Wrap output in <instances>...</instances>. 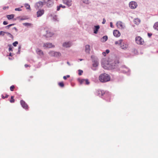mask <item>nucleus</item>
I'll list each match as a JSON object with an SVG mask.
<instances>
[{
  "label": "nucleus",
  "mask_w": 158,
  "mask_h": 158,
  "mask_svg": "<svg viewBox=\"0 0 158 158\" xmlns=\"http://www.w3.org/2000/svg\"><path fill=\"white\" fill-rule=\"evenodd\" d=\"M99 80L101 82H106L110 80V77L108 74L106 73H103L99 76Z\"/></svg>",
  "instance_id": "nucleus-1"
},
{
  "label": "nucleus",
  "mask_w": 158,
  "mask_h": 158,
  "mask_svg": "<svg viewBox=\"0 0 158 158\" xmlns=\"http://www.w3.org/2000/svg\"><path fill=\"white\" fill-rule=\"evenodd\" d=\"M135 41L136 43L139 44H143L144 42L143 39L139 36H137L135 38Z\"/></svg>",
  "instance_id": "nucleus-2"
},
{
  "label": "nucleus",
  "mask_w": 158,
  "mask_h": 158,
  "mask_svg": "<svg viewBox=\"0 0 158 158\" xmlns=\"http://www.w3.org/2000/svg\"><path fill=\"white\" fill-rule=\"evenodd\" d=\"M78 80L81 84H86V85H89V82L87 79H78Z\"/></svg>",
  "instance_id": "nucleus-3"
},
{
  "label": "nucleus",
  "mask_w": 158,
  "mask_h": 158,
  "mask_svg": "<svg viewBox=\"0 0 158 158\" xmlns=\"http://www.w3.org/2000/svg\"><path fill=\"white\" fill-rule=\"evenodd\" d=\"M129 6L131 9H134L137 7V5L135 2L131 1L130 2Z\"/></svg>",
  "instance_id": "nucleus-4"
},
{
  "label": "nucleus",
  "mask_w": 158,
  "mask_h": 158,
  "mask_svg": "<svg viewBox=\"0 0 158 158\" xmlns=\"http://www.w3.org/2000/svg\"><path fill=\"white\" fill-rule=\"evenodd\" d=\"M64 4L66 5L68 7L71 6L72 2V0H62Z\"/></svg>",
  "instance_id": "nucleus-5"
},
{
  "label": "nucleus",
  "mask_w": 158,
  "mask_h": 158,
  "mask_svg": "<svg viewBox=\"0 0 158 158\" xmlns=\"http://www.w3.org/2000/svg\"><path fill=\"white\" fill-rule=\"evenodd\" d=\"M116 25L118 28L121 29L124 28L125 27L123 23L120 21H118L116 23Z\"/></svg>",
  "instance_id": "nucleus-6"
},
{
  "label": "nucleus",
  "mask_w": 158,
  "mask_h": 158,
  "mask_svg": "<svg viewBox=\"0 0 158 158\" xmlns=\"http://www.w3.org/2000/svg\"><path fill=\"white\" fill-rule=\"evenodd\" d=\"M54 47L55 46L51 43H46L43 44V47L44 48H51Z\"/></svg>",
  "instance_id": "nucleus-7"
},
{
  "label": "nucleus",
  "mask_w": 158,
  "mask_h": 158,
  "mask_svg": "<svg viewBox=\"0 0 158 158\" xmlns=\"http://www.w3.org/2000/svg\"><path fill=\"white\" fill-rule=\"evenodd\" d=\"M20 104L22 107L24 109L26 110L28 109V106L23 100H22L20 101Z\"/></svg>",
  "instance_id": "nucleus-8"
},
{
  "label": "nucleus",
  "mask_w": 158,
  "mask_h": 158,
  "mask_svg": "<svg viewBox=\"0 0 158 158\" xmlns=\"http://www.w3.org/2000/svg\"><path fill=\"white\" fill-rule=\"evenodd\" d=\"M44 13V9H40L37 12V17H40L43 15Z\"/></svg>",
  "instance_id": "nucleus-9"
},
{
  "label": "nucleus",
  "mask_w": 158,
  "mask_h": 158,
  "mask_svg": "<svg viewBox=\"0 0 158 158\" xmlns=\"http://www.w3.org/2000/svg\"><path fill=\"white\" fill-rule=\"evenodd\" d=\"M43 5V2L40 1L36 3L35 5V7L38 8L41 7Z\"/></svg>",
  "instance_id": "nucleus-10"
},
{
  "label": "nucleus",
  "mask_w": 158,
  "mask_h": 158,
  "mask_svg": "<svg viewBox=\"0 0 158 158\" xmlns=\"http://www.w3.org/2000/svg\"><path fill=\"white\" fill-rule=\"evenodd\" d=\"M114 35L116 37H118L120 35V32L117 30H114L113 31Z\"/></svg>",
  "instance_id": "nucleus-11"
},
{
  "label": "nucleus",
  "mask_w": 158,
  "mask_h": 158,
  "mask_svg": "<svg viewBox=\"0 0 158 158\" xmlns=\"http://www.w3.org/2000/svg\"><path fill=\"white\" fill-rule=\"evenodd\" d=\"M47 33L45 36L47 38H49L51 37L53 35L52 33L51 32L49 31H46Z\"/></svg>",
  "instance_id": "nucleus-12"
},
{
  "label": "nucleus",
  "mask_w": 158,
  "mask_h": 158,
  "mask_svg": "<svg viewBox=\"0 0 158 158\" xmlns=\"http://www.w3.org/2000/svg\"><path fill=\"white\" fill-rule=\"evenodd\" d=\"M120 47L123 49H126L128 47V45L124 43H122L120 45Z\"/></svg>",
  "instance_id": "nucleus-13"
},
{
  "label": "nucleus",
  "mask_w": 158,
  "mask_h": 158,
  "mask_svg": "<svg viewBox=\"0 0 158 158\" xmlns=\"http://www.w3.org/2000/svg\"><path fill=\"white\" fill-rule=\"evenodd\" d=\"M90 51V46L87 45L85 47V51L86 53H89Z\"/></svg>",
  "instance_id": "nucleus-14"
},
{
  "label": "nucleus",
  "mask_w": 158,
  "mask_h": 158,
  "mask_svg": "<svg viewBox=\"0 0 158 158\" xmlns=\"http://www.w3.org/2000/svg\"><path fill=\"white\" fill-rule=\"evenodd\" d=\"M36 52L40 56H42L43 55V53L42 51L40 49L37 48L36 50Z\"/></svg>",
  "instance_id": "nucleus-15"
},
{
  "label": "nucleus",
  "mask_w": 158,
  "mask_h": 158,
  "mask_svg": "<svg viewBox=\"0 0 158 158\" xmlns=\"http://www.w3.org/2000/svg\"><path fill=\"white\" fill-rule=\"evenodd\" d=\"M100 28V27L99 25L94 26V33L97 34L98 33V31Z\"/></svg>",
  "instance_id": "nucleus-16"
},
{
  "label": "nucleus",
  "mask_w": 158,
  "mask_h": 158,
  "mask_svg": "<svg viewBox=\"0 0 158 158\" xmlns=\"http://www.w3.org/2000/svg\"><path fill=\"white\" fill-rule=\"evenodd\" d=\"M71 45V43L69 42H65L63 44V46L66 48L70 47Z\"/></svg>",
  "instance_id": "nucleus-17"
},
{
  "label": "nucleus",
  "mask_w": 158,
  "mask_h": 158,
  "mask_svg": "<svg viewBox=\"0 0 158 158\" xmlns=\"http://www.w3.org/2000/svg\"><path fill=\"white\" fill-rule=\"evenodd\" d=\"M97 94L99 96L100 95L102 96H103L104 94V92L103 91L101 90H98L97 92Z\"/></svg>",
  "instance_id": "nucleus-18"
},
{
  "label": "nucleus",
  "mask_w": 158,
  "mask_h": 158,
  "mask_svg": "<svg viewBox=\"0 0 158 158\" xmlns=\"http://www.w3.org/2000/svg\"><path fill=\"white\" fill-rule=\"evenodd\" d=\"M134 23L136 24H138L140 23V20L139 19L136 18L134 19Z\"/></svg>",
  "instance_id": "nucleus-19"
},
{
  "label": "nucleus",
  "mask_w": 158,
  "mask_h": 158,
  "mask_svg": "<svg viewBox=\"0 0 158 158\" xmlns=\"http://www.w3.org/2000/svg\"><path fill=\"white\" fill-rule=\"evenodd\" d=\"M123 40H120L118 41H116L115 42V44L116 45H121V44L123 42Z\"/></svg>",
  "instance_id": "nucleus-20"
},
{
  "label": "nucleus",
  "mask_w": 158,
  "mask_h": 158,
  "mask_svg": "<svg viewBox=\"0 0 158 158\" xmlns=\"http://www.w3.org/2000/svg\"><path fill=\"white\" fill-rule=\"evenodd\" d=\"M6 17L9 20L11 19L14 18V15L13 14L7 15H6Z\"/></svg>",
  "instance_id": "nucleus-21"
},
{
  "label": "nucleus",
  "mask_w": 158,
  "mask_h": 158,
  "mask_svg": "<svg viewBox=\"0 0 158 158\" xmlns=\"http://www.w3.org/2000/svg\"><path fill=\"white\" fill-rule=\"evenodd\" d=\"M62 7L63 8H65V6H63L62 4H60L59 6H57V10L59 11L60 9V8Z\"/></svg>",
  "instance_id": "nucleus-22"
},
{
  "label": "nucleus",
  "mask_w": 158,
  "mask_h": 158,
  "mask_svg": "<svg viewBox=\"0 0 158 158\" xmlns=\"http://www.w3.org/2000/svg\"><path fill=\"white\" fill-rule=\"evenodd\" d=\"M153 27L155 29L158 31V22H156L155 23Z\"/></svg>",
  "instance_id": "nucleus-23"
},
{
  "label": "nucleus",
  "mask_w": 158,
  "mask_h": 158,
  "mask_svg": "<svg viewBox=\"0 0 158 158\" xmlns=\"http://www.w3.org/2000/svg\"><path fill=\"white\" fill-rule=\"evenodd\" d=\"M6 33L12 39L13 38V36L10 33L8 32H6Z\"/></svg>",
  "instance_id": "nucleus-24"
},
{
  "label": "nucleus",
  "mask_w": 158,
  "mask_h": 158,
  "mask_svg": "<svg viewBox=\"0 0 158 158\" xmlns=\"http://www.w3.org/2000/svg\"><path fill=\"white\" fill-rule=\"evenodd\" d=\"M59 86L61 87H63L64 86V85L63 82H59L58 84Z\"/></svg>",
  "instance_id": "nucleus-25"
},
{
  "label": "nucleus",
  "mask_w": 158,
  "mask_h": 158,
  "mask_svg": "<svg viewBox=\"0 0 158 158\" xmlns=\"http://www.w3.org/2000/svg\"><path fill=\"white\" fill-rule=\"evenodd\" d=\"M14 96H11V99L10 100V102L11 103H13L15 102V99L14 98Z\"/></svg>",
  "instance_id": "nucleus-26"
},
{
  "label": "nucleus",
  "mask_w": 158,
  "mask_h": 158,
  "mask_svg": "<svg viewBox=\"0 0 158 158\" xmlns=\"http://www.w3.org/2000/svg\"><path fill=\"white\" fill-rule=\"evenodd\" d=\"M25 6L27 9H30V6L28 4H25Z\"/></svg>",
  "instance_id": "nucleus-27"
},
{
  "label": "nucleus",
  "mask_w": 158,
  "mask_h": 158,
  "mask_svg": "<svg viewBox=\"0 0 158 158\" xmlns=\"http://www.w3.org/2000/svg\"><path fill=\"white\" fill-rule=\"evenodd\" d=\"M107 39L108 37L107 36H104L102 38V39L103 40V41H106L107 40Z\"/></svg>",
  "instance_id": "nucleus-28"
},
{
  "label": "nucleus",
  "mask_w": 158,
  "mask_h": 158,
  "mask_svg": "<svg viewBox=\"0 0 158 158\" xmlns=\"http://www.w3.org/2000/svg\"><path fill=\"white\" fill-rule=\"evenodd\" d=\"M98 63L97 62H95L93 64V65L94 67H96L97 66H98Z\"/></svg>",
  "instance_id": "nucleus-29"
},
{
  "label": "nucleus",
  "mask_w": 158,
  "mask_h": 158,
  "mask_svg": "<svg viewBox=\"0 0 158 158\" xmlns=\"http://www.w3.org/2000/svg\"><path fill=\"white\" fill-rule=\"evenodd\" d=\"M6 32H4L2 31H0V35H2V36H4L5 35V34L6 33Z\"/></svg>",
  "instance_id": "nucleus-30"
},
{
  "label": "nucleus",
  "mask_w": 158,
  "mask_h": 158,
  "mask_svg": "<svg viewBox=\"0 0 158 158\" xmlns=\"http://www.w3.org/2000/svg\"><path fill=\"white\" fill-rule=\"evenodd\" d=\"M83 72V71L81 70H78V75H82Z\"/></svg>",
  "instance_id": "nucleus-31"
},
{
  "label": "nucleus",
  "mask_w": 158,
  "mask_h": 158,
  "mask_svg": "<svg viewBox=\"0 0 158 158\" xmlns=\"http://www.w3.org/2000/svg\"><path fill=\"white\" fill-rule=\"evenodd\" d=\"M15 88V86L14 85H13L11 86L10 87V90L11 91H13L14 90V89Z\"/></svg>",
  "instance_id": "nucleus-32"
},
{
  "label": "nucleus",
  "mask_w": 158,
  "mask_h": 158,
  "mask_svg": "<svg viewBox=\"0 0 158 158\" xmlns=\"http://www.w3.org/2000/svg\"><path fill=\"white\" fill-rule=\"evenodd\" d=\"M18 44V43L17 41H15V42H14L13 43V45L15 46L16 47L17 46V45Z\"/></svg>",
  "instance_id": "nucleus-33"
},
{
  "label": "nucleus",
  "mask_w": 158,
  "mask_h": 158,
  "mask_svg": "<svg viewBox=\"0 0 158 158\" xmlns=\"http://www.w3.org/2000/svg\"><path fill=\"white\" fill-rule=\"evenodd\" d=\"M9 47V51H12V48L13 47H12V46L11 45H8Z\"/></svg>",
  "instance_id": "nucleus-34"
},
{
  "label": "nucleus",
  "mask_w": 158,
  "mask_h": 158,
  "mask_svg": "<svg viewBox=\"0 0 158 158\" xmlns=\"http://www.w3.org/2000/svg\"><path fill=\"white\" fill-rule=\"evenodd\" d=\"M70 77V76L69 75H67L66 76H64L63 77V79L64 80H66L67 78H69Z\"/></svg>",
  "instance_id": "nucleus-35"
},
{
  "label": "nucleus",
  "mask_w": 158,
  "mask_h": 158,
  "mask_svg": "<svg viewBox=\"0 0 158 158\" xmlns=\"http://www.w3.org/2000/svg\"><path fill=\"white\" fill-rule=\"evenodd\" d=\"M23 25H24V26H31V23H23Z\"/></svg>",
  "instance_id": "nucleus-36"
},
{
  "label": "nucleus",
  "mask_w": 158,
  "mask_h": 158,
  "mask_svg": "<svg viewBox=\"0 0 158 158\" xmlns=\"http://www.w3.org/2000/svg\"><path fill=\"white\" fill-rule=\"evenodd\" d=\"M8 95L7 94H6L5 96V97H4V96L3 95H2V98L3 99H4L5 98H7L8 97Z\"/></svg>",
  "instance_id": "nucleus-37"
},
{
  "label": "nucleus",
  "mask_w": 158,
  "mask_h": 158,
  "mask_svg": "<svg viewBox=\"0 0 158 158\" xmlns=\"http://www.w3.org/2000/svg\"><path fill=\"white\" fill-rule=\"evenodd\" d=\"M15 10L20 11L21 10V9L20 8H16L15 9Z\"/></svg>",
  "instance_id": "nucleus-38"
},
{
  "label": "nucleus",
  "mask_w": 158,
  "mask_h": 158,
  "mask_svg": "<svg viewBox=\"0 0 158 158\" xmlns=\"http://www.w3.org/2000/svg\"><path fill=\"white\" fill-rule=\"evenodd\" d=\"M83 2L84 3H86L87 4H89V2L88 0H85V1H83Z\"/></svg>",
  "instance_id": "nucleus-39"
},
{
  "label": "nucleus",
  "mask_w": 158,
  "mask_h": 158,
  "mask_svg": "<svg viewBox=\"0 0 158 158\" xmlns=\"http://www.w3.org/2000/svg\"><path fill=\"white\" fill-rule=\"evenodd\" d=\"M9 8V6H4L3 8V9L4 10H5L6 9H8Z\"/></svg>",
  "instance_id": "nucleus-40"
},
{
  "label": "nucleus",
  "mask_w": 158,
  "mask_h": 158,
  "mask_svg": "<svg viewBox=\"0 0 158 158\" xmlns=\"http://www.w3.org/2000/svg\"><path fill=\"white\" fill-rule=\"evenodd\" d=\"M106 20L105 19H103V21L102 22V23L103 24H104L105 23H106Z\"/></svg>",
  "instance_id": "nucleus-41"
},
{
  "label": "nucleus",
  "mask_w": 158,
  "mask_h": 158,
  "mask_svg": "<svg viewBox=\"0 0 158 158\" xmlns=\"http://www.w3.org/2000/svg\"><path fill=\"white\" fill-rule=\"evenodd\" d=\"M3 24L4 25H6L8 24V23L6 21H4L3 22Z\"/></svg>",
  "instance_id": "nucleus-42"
},
{
  "label": "nucleus",
  "mask_w": 158,
  "mask_h": 158,
  "mask_svg": "<svg viewBox=\"0 0 158 158\" xmlns=\"http://www.w3.org/2000/svg\"><path fill=\"white\" fill-rule=\"evenodd\" d=\"M44 1V3H46L50 1V0H43Z\"/></svg>",
  "instance_id": "nucleus-43"
},
{
  "label": "nucleus",
  "mask_w": 158,
  "mask_h": 158,
  "mask_svg": "<svg viewBox=\"0 0 158 158\" xmlns=\"http://www.w3.org/2000/svg\"><path fill=\"white\" fill-rule=\"evenodd\" d=\"M15 25L14 24H9L7 26V27H11V26H13Z\"/></svg>",
  "instance_id": "nucleus-44"
},
{
  "label": "nucleus",
  "mask_w": 158,
  "mask_h": 158,
  "mask_svg": "<svg viewBox=\"0 0 158 158\" xmlns=\"http://www.w3.org/2000/svg\"><path fill=\"white\" fill-rule=\"evenodd\" d=\"M110 26L112 28H113V24H112V22H110Z\"/></svg>",
  "instance_id": "nucleus-45"
},
{
  "label": "nucleus",
  "mask_w": 158,
  "mask_h": 158,
  "mask_svg": "<svg viewBox=\"0 0 158 158\" xmlns=\"http://www.w3.org/2000/svg\"><path fill=\"white\" fill-rule=\"evenodd\" d=\"M106 53H108L109 52H110V51L108 49H107L106 51Z\"/></svg>",
  "instance_id": "nucleus-46"
},
{
  "label": "nucleus",
  "mask_w": 158,
  "mask_h": 158,
  "mask_svg": "<svg viewBox=\"0 0 158 158\" xmlns=\"http://www.w3.org/2000/svg\"><path fill=\"white\" fill-rule=\"evenodd\" d=\"M102 54L104 56H105L106 55V53L105 52H103Z\"/></svg>",
  "instance_id": "nucleus-47"
},
{
  "label": "nucleus",
  "mask_w": 158,
  "mask_h": 158,
  "mask_svg": "<svg viewBox=\"0 0 158 158\" xmlns=\"http://www.w3.org/2000/svg\"><path fill=\"white\" fill-rule=\"evenodd\" d=\"M24 66L26 68H27V67H29V65L27 64H25L24 65Z\"/></svg>",
  "instance_id": "nucleus-48"
},
{
  "label": "nucleus",
  "mask_w": 158,
  "mask_h": 158,
  "mask_svg": "<svg viewBox=\"0 0 158 158\" xmlns=\"http://www.w3.org/2000/svg\"><path fill=\"white\" fill-rule=\"evenodd\" d=\"M152 35V34L149 33H148V35L149 37H150Z\"/></svg>",
  "instance_id": "nucleus-49"
},
{
  "label": "nucleus",
  "mask_w": 158,
  "mask_h": 158,
  "mask_svg": "<svg viewBox=\"0 0 158 158\" xmlns=\"http://www.w3.org/2000/svg\"><path fill=\"white\" fill-rule=\"evenodd\" d=\"M9 56H12L11 53H10L9 54Z\"/></svg>",
  "instance_id": "nucleus-50"
},
{
  "label": "nucleus",
  "mask_w": 158,
  "mask_h": 158,
  "mask_svg": "<svg viewBox=\"0 0 158 158\" xmlns=\"http://www.w3.org/2000/svg\"><path fill=\"white\" fill-rule=\"evenodd\" d=\"M14 29L15 30H16H16H17V28H16V27H14Z\"/></svg>",
  "instance_id": "nucleus-51"
},
{
  "label": "nucleus",
  "mask_w": 158,
  "mask_h": 158,
  "mask_svg": "<svg viewBox=\"0 0 158 158\" xmlns=\"http://www.w3.org/2000/svg\"><path fill=\"white\" fill-rule=\"evenodd\" d=\"M10 27H7V26H6V28H9Z\"/></svg>",
  "instance_id": "nucleus-52"
},
{
  "label": "nucleus",
  "mask_w": 158,
  "mask_h": 158,
  "mask_svg": "<svg viewBox=\"0 0 158 158\" xmlns=\"http://www.w3.org/2000/svg\"><path fill=\"white\" fill-rule=\"evenodd\" d=\"M103 67L104 68V69H107V68H106L105 67H104L103 66Z\"/></svg>",
  "instance_id": "nucleus-53"
},
{
  "label": "nucleus",
  "mask_w": 158,
  "mask_h": 158,
  "mask_svg": "<svg viewBox=\"0 0 158 158\" xmlns=\"http://www.w3.org/2000/svg\"><path fill=\"white\" fill-rule=\"evenodd\" d=\"M82 60V59H80V61H81V60Z\"/></svg>",
  "instance_id": "nucleus-54"
}]
</instances>
